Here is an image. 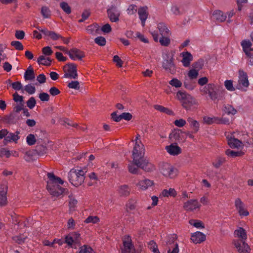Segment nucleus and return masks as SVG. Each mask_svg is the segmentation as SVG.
<instances>
[{
    "label": "nucleus",
    "instance_id": "22",
    "mask_svg": "<svg viewBox=\"0 0 253 253\" xmlns=\"http://www.w3.org/2000/svg\"><path fill=\"white\" fill-rule=\"evenodd\" d=\"M235 205L240 215L247 216L249 212L245 209L244 203L240 199H237L235 202Z\"/></svg>",
    "mask_w": 253,
    "mask_h": 253
},
{
    "label": "nucleus",
    "instance_id": "4",
    "mask_svg": "<svg viewBox=\"0 0 253 253\" xmlns=\"http://www.w3.org/2000/svg\"><path fill=\"white\" fill-rule=\"evenodd\" d=\"M85 173L82 169H72L68 173L69 180L76 187L81 185L84 180Z\"/></svg>",
    "mask_w": 253,
    "mask_h": 253
},
{
    "label": "nucleus",
    "instance_id": "20",
    "mask_svg": "<svg viewBox=\"0 0 253 253\" xmlns=\"http://www.w3.org/2000/svg\"><path fill=\"white\" fill-rule=\"evenodd\" d=\"M234 245L240 253H250V249L244 241H235Z\"/></svg>",
    "mask_w": 253,
    "mask_h": 253
},
{
    "label": "nucleus",
    "instance_id": "10",
    "mask_svg": "<svg viewBox=\"0 0 253 253\" xmlns=\"http://www.w3.org/2000/svg\"><path fill=\"white\" fill-rule=\"evenodd\" d=\"M250 83L248 76L246 72L243 70L238 71V79L237 88L243 91H246L249 86Z\"/></svg>",
    "mask_w": 253,
    "mask_h": 253
},
{
    "label": "nucleus",
    "instance_id": "29",
    "mask_svg": "<svg viewBox=\"0 0 253 253\" xmlns=\"http://www.w3.org/2000/svg\"><path fill=\"white\" fill-rule=\"evenodd\" d=\"M177 195V192L174 188L165 189L160 193V198L172 197H175Z\"/></svg>",
    "mask_w": 253,
    "mask_h": 253
},
{
    "label": "nucleus",
    "instance_id": "60",
    "mask_svg": "<svg viewBox=\"0 0 253 253\" xmlns=\"http://www.w3.org/2000/svg\"><path fill=\"white\" fill-rule=\"evenodd\" d=\"M36 104V100L33 97H30L27 101V106L30 109H33L35 106Z\"/></svg>",
    "mask_w": 253,
    "mask_h": 253
},
{
    "label": "nucleus",
    "instance_id": "26",
    "mask_svg": "<svg viewBox=\"0 0 253 253\" xmlns=\"http://www.w3.org/2000/svg\"><path fill=\"white\" fill-rule=\"evenodd\" d=\"M154 39L155 41H159L161 44L163 46H168L170 43V36H161V38H159V36L155 32L152 33Z\"/></svg>",
    "mask_w": 253,
    "mask_h": 253
},
{
    "label": "nucleus",
    "instance_id": "31",
    "mask_svg": "<svg viewBox=\"0 0 253 253\" xmlns=\"http://www.w3.org/2000/svg\"><path fill=\"white\" fill-rule=\"evenodd\" d=\"M157 27L161 36L170 35V32L165 23H160Z\"/></svg>",
    "mask_w": 253,
    "mask_h": 253
},
{
    "label": "nucleus",
    "instance_id": "39",
    "mask_svg": "<svg viewBox=\"0 0 253 253\" xmlns=\"http://www.w3.org/2000/svg\"><path fill=\"white\" fill-rule=\"evenodd\" d=\"M176 238L177 236L175 234H171L167 237L166 241V244L168 248H172L173 247H174V244H175L174 242L176 240Z\"/></svg>",
    "mask_w": 253,
    "mask_h": 253
},
{
    "label": "nucleus",
    "instance_id": "43",
    "mask_svg": "<svg viewBox=\"0 0 253 253\" xmlns=\"http://www.w3.org/2000/svg\"><path fill=\"white\" fill-rule=\"evenodd\" d=\"M216 117L205 116L203 117V122L204 124L207 125H212L213 123L216 124Z\"/></svg>",
    "mask_w": 253,
    "mask_h": 253
},
{
    "label": "nucleus",
    "instance_id": "37",
    "mask_svg": "<svg viewBox=\"0 0 253 253\" xmlns=\"http://www.w3.org/2000/svg\"><path fill=\"white\" fill-rule=\"evenodd\" d=\"M86 31L88 34L95 35L99 33L100 29L99 26L96 24L88 26L86 29Z\"/></svg>",
    "mask_w": 253,
    "mask_h": 253
},
{
    "label": "nucleus",
    "instance_id": "30",
    "mask_svg": "<svg viewBox=\"0 0 253 253\" xmlns=\"http://www.w3.org/2000/svg\"><path fill=\"white\" fill-rule=\"evenodd\" d=\"M213 17L219 22H223L227 18V15L223 11L219 10H216L212 13Z\"/></svg>",
    "mask_w": 253,
    "mask_h": 253
},
{
    "label": "nucleus",
    "instance_id": "28",
    "mask_svg": "<svg viewBox=\"0 0 253 253\" xmlns=\"http://www.w3.org/2000/svg\"><path fill=\"white\" fill-rule=\"evenodd\" d=\"M138 13L139 17L141 21L142 26H145V21L148 17V11L146 7H142L138 9Z\"/></svg>",
    "mask_w": 253,
    "mask_h": 253
},
{
    "label": "nucleus",
    "instance_id": "23",
    "mask_svg": "<svg viewBox=\"0 0 253 253\" xmlns=\"http://www.w3.org/2000/svg\"><path fill=\"white\" fill-rule=\"evenodd\" d=\"M206 239V235L203 233L197 231L193 233L191 235V240L194 244H199Z\"/></svg>",
    "mask_w": 253,
    "mask_h": 253
},
{
    "label": "nucleus",
    "instance_id": "11",
    "mask_svg": "<svg viewBox=\"0 0 253 253\" xmlns=\"http://www.w3.org/2000/svg\"><path fill=\"white\" fill-rule=\"evenodd\" d=\"M64 78L76 79L78 77L77 67L74 64H70L64 67Z\"/></svg>",
    "mask_w": 253,
    "mask_h": 253
},
{
    "label": "nucleus",
    "instance_id": "55",
    "mask_svg": "<svg viewBox=\"0 0 253 253\" xmlns=\"http://www.w3.org/2000/svg\"><path fill=\"white\" fill-rule=\"evenodd\" d=\"M94 42L100 46H104L105 45L106 41L104 37L99 36L94 39Z\"/></svg>",
    "mask_w": 253,
    "mask_h": 253
},
{
    "label": "nucleus",
    "instance_id": "41",
    "mask_svg": "<svg viewBox=\"0 0 253 253\" xmlns=\"http://www.w3.org/2000/svg\"><path fill=\"white\" fill-rule=\"evenodd\" d=\"M24 78L25 80H32L35 78L33 69L31 66H29L24 74Z\"/></svg>",
    "mask_w": 253,
    "mask_h": 253
},
{
    "label": "nucleus",
    "instance_id": "13",
    "mask_svg": "<svg viewBox=\"0 0 253 253\" xmlns=\"http://www.w3.org/2000/svg\"><path fill=\"white\" fill-rule=\"evenodd\" d=\"M201 205L196 199H190L183 203V208L185 211L188 212H193L199 210Z\"/></svg>",
    "mask_w": 253,
    "mask_h": 253
},
{
    "label": "nucleus",
    "instance_id": "38",
    "mask_svg": "<svg viewBox=\"0 0 253 253\" xmlns=\"http://www.w3.org/2000/svg\"><path fill=\"white\" fill-rule=\"evenodd\" d=\"M18 134L19 132L18 131H16L15 133H8L6 136L5 137L4 140L6 142H16L19 138Z\"/></svg>",
    "mask_w": 253,
    "mask_h": 253
},
{
    "label": "nucleus",
    "instance_id": "8",
    "mask_svg": "<svg viewBox=\"0 0 253 253\" xmlns=\"http://www.w3.org/2000/svg\"><path fill=\"white\" fill-rule=\"evenodd\" d=\"M216 85L213 83L208 84L200 88V92L203 95L208 94L209 98L212 101L218 100L217 92L215 90Z\"/></svg>",
    "mask_w": 253,
    "mask_h": 253
},
{
    "label": "nucleus",
    "instance_id": "64",
    "mask_svg": "<svg viewBox=\"0 0 253 253\" xmlns=\"http://www.w3.org/2000/svg\"><path fill=\"white\" fill-rule=\"evenodd\" d=\"M137 7L135 5L131 4L129 6L127 9V12L129 15H132L137 11Z\"/></svg>",
    "mask_w": 253,
    "mask_h": 253
},
{
    "label": "nucleus",
    "instance_id": "62",
    "mask_svg": "<svg viewBox=\"0 0 253 253\" xmlns=\"http://www.w3.org/2000/svg\"><path fill=\"white\" fill-rule=\"evenodd\" d=\"M11 45L15 47L17 50H22L23 46L22 43L19 41H12L11 42Z\"/></svg>",
    "mask_w": 253,
    "mask_h": 253
},
{
    "label": "nucleus",
    "instance_id": "5",
    "mask_svg": "<svg viewBox=\"0 0 253 253\" xmlns=\"http://www.w3.org/2000/svg\"><path fill=\"white\" fill-rule=\"evenodd\" d=\"M159 171L165 177L169 179H173L178 174L177 169L171 164L167 162H163L160 164Z\"/></svg>",
    "mask_w": 253,
    "mask_h": 253
},
{
    "label": "nucleus",
    "instance_id": "33",
    "mask_svg": "<svg viewBox=\"0 0 253 253\" xmlns=\"http://www.w3.org/2000/svg\"><path fill=\"white\" fill-rule=\"evenodd\" d=\"M235 236L239 238L240 241H245L247 239V233L245 229L242 227H239L234 232Z\"/></svg>",
    "mask_w": 253,
    "mask_h": 253
},
{
    "label": "nucleus",
    "instance_id": "34",
    "mask_svg": "<svg viewBox=\"0 0 253 253\" xmlns=\"http://www.w3.org/2000/svg\"><path fill=\"white\" fill-rule=\"evenodd\" d=\"M187 120L190 127L193 129L194 131L195 132L198 131L200 128V124L199 122L192 117H188Z\"/></svg>",
    "mask_w": 253,
    "mask_h": 253
},
{
    "label": "nucleus",
    "instance_id": "51",
    "mask_svg": "<svg viewBox=\"0 0 253 253\" xmlns=\"http://www.w3.org/2000/svg\"><path fill=\"white\" fill-rule=\"evenodd\" d=\"M60 7L67 14H70L71 13V8L69 4L65 2L62 1L60 3Z\"/></svg>",
    "mask_w": 253,
    "mask_h": 253
},
{
    "label": "nucleus",
    "instance_id": "7",
    "mask_svg": "<svg viewBox=\"0 0 253 253\" xmlns=\"http://www.w3.org/2000/svg\"><path fill=\"white\" fill-rule=\"evenodd\" d=\"M134 141L135 144L132 151L133 162L138 161V160L142 158L145 154L144 146L141 142L140 135H136Z\"/></svg>",
    "mask_w": 253,
    "mask_h": 253
},
{
    "label": "nucleus",
    "instance_id": "59",
    "mask_svg": "<svg viewBox=\"0 0 253 253\" xmlns=\"http://www.w3.org/2000/svg\"><path fill=\"white\" fill-rule=\"evenodd\" d=\"M174 125L177 127H181L184 126L186 124V122L183 119L175 120L173 122Z\"/></svg>",
    "mask_w": 253,
    "mask_h": 253
},
{
    "label": "nucleus",
    "instance_id": "27",
    "mask_svg": "<svg viewBox=\"0 0 253 253\" xmlns=\"http://www.w3.org/2000/svg\"><path fill=\"white\" fill-rule=\"evenodd\" d=\"M241 45L246 56L249 55L253 51V48H252V43L249 40L242 41Z\"/></svg>",
    "mask_w": 253,
    "mask_h": 253
},
{
    "label": "nucleus",
    "instance_id": "52",
    "mask_svg": "<svg viewBox=\"0 0 253 253\" xmlns=\"http://www.w3.org/2000/svg\"><path fill=\"white\" fill-rule=\"evenodd\" d=\"M226 154L228 156L235 157L241 156L243 154V153L241 151H236L230 149H228L226 151Z\"/></svg>",
    "mask_w": 253,
    "mask_h": 253
},
{
    "label": "nucleus",
    "instance_id": "47",
    "mask_svg": "<svg viewBox=\"0 0 253 253\" xmlns=\"http://www.w3.org/2000/svg\"><path fill=\"white\" fill-rule=\"evenodd\" d=\"M148 247L153 253H160L158 246L154 241L148 243Z\"/></svg>",
    "mask_w": 253,
    "mask_h": 253
},
{
    "label": "nucleus",
    "instance_id": "14",
    "mask_svg": "<svg viewBox=\"0 0 253 253\" xmlns=\"http://www.w3.org/2000/svg\"><path fill=\"white\" fill-rule=\"evenodd\" d=\"M133 162L137 165V167L147 171H152L155 169L154 165L143 157L138 160V161H134Z\"/></svg>",
    "mask_w": 253,
    "mask_h": 253
},
{
    "label": "nucleus",
    "instance_id": "21",
    "mask_svg": "<svg viewBox=\"0 0 253 253\" xmlns=\"http://www.w3.org/2000/svg\"><path fill=\"white\" fill-rule=\"evenodd\" d=\"M180 56L182 58L181 61L183 66L185 67H188L193 59L192 54L188 51H184L180 54Z\"/></svg>",
    "mask_w": 253,
    "mask_h": 253
},
{
    "label": "nucleus",
    "instance_id": "40",
    "mask_svg": "<svg viewBox=\"0 0 253 253\" xmlns=\"http://www.w3.org/2000/svg\"><path fill=\"white\" fill-rule=\"evenodd\" d=\"M37 62L40 65L49 66L51 64V60L49 57L41 55L38 58Z\"/></svg>",
    "mask_w": 253,
    "mask_h": 253
},
{
    "label": "nucleus",
    "instance_id": "25",
    "mask_svg": "<svg viewBox=\"0 0 253 253\" xmlns=\"http://www.w3.org/2000/svg\"><path fill=\"white\" fill-rule=\"evenodd\" d=\"M39 31L43 34L45 36L49 37L51 39L56 41L62 38V36L53 32L47 30L46 29H41L40 27H36Z\"/></svg>",
    "mask_w": 253,
    "mask_h": 253
},
{
    "label": "nucleus",
    "instance_id": "63",
    "mask_svg": "<svg viewBox=\"0 0 253 253\" xmlns=\"http://www.w3.org/2000/svg\"><path fill=\"white\" fill-rule=\"evenodd\" d=\"M68 86L70 88L79 89L80 88V84L78 81H72L68 84Z\"/></svg>",
    "mask_w": 253,
    "mask_h": 253
},
{
    "label": "nucleus",
    "instance_id": "19",
    "mask_svg": "<svg viewBox=\"0 0 253 253\" xmlns=\"http://www.w3.org/2000/svg\"><path fill=\"white\" fill-rule=\"evenodd\" d=\"M183 132L181 130L176 128L174 129L169 135V138L171 141L180 142L183 140Z\"/></svg>",
    "mask_w": 253,
    "mask_h": 253
},
{
    "label": "nucleus",
    "instance_id": "18",
    "mask_svg": "<svg viewBox=\"0 0 253 253\" xmlns=\"http://www.w3.org/2000/svg\"><path fill=\"white\" fill-rule=\"evenodd\" d=\"M167 152L170 155L177 156L181 153V149L176 143H173L165 148Z\"/></svg>",
    "mask_w": 253,
    "mask_h": 253
},
{
    "label": "nucleus",
    "instance_id": "57",
    "mask_svg": "<svg viewBox=\"0 0 253 253\" xmlns=\"http://www.w3.org/2000/svg\"><path fill=\"white\" fill-rule=\"evenodd\" d=\"M26 141L28 145H32L35 143L36 139L34 135L30 134L27 136Z\"/></svg>",
    "mask_w": 253,
    "mask_h": 253
},
{
    "label": "nucleus",
    "instance_id": "56",
    "mask_svg": "<svg viewBox=\"0 0 253 253\" xmlns=\"http://www.w3.org/2000/svg\"><path fill=\"white\" fill-rule=\"evenodd\" d=\"M24 89L26 92H27L30 94H34L36 91L35 87L31 84H28L25 85Z\"/></svg>",
    "mask_w": 253,
    "mask_h": 253
},
{
    "label": "nucleus",
    "instance_id": "2",
    "mask_svg": "<svg viewBox=\"0 0 253 253\" xmlns=\"http://www.w3.org/2000/svg\"><path fill=\"white\" fill-rule=\"evenodd\" d=\"M176 98L180 102L182 107L187 111L193 110L197 108L199 105L197 99L184 91H178L176 94Z\"/></svg>",
    "mask_w": 253,
    "mask_h": 253
},
{
    "label": "nucleus",
    "instance_id": "49",
    "mask_svg": "<svg viewBox=\"0 0 253 253\" xmlns=\"http://www.w3.org/2000/svg\"><path fill=\"white\" fill-rule=\"evenodd\" d=\"M216 124L229 125L231 124V121L227 117H217Z\"/></svg>",
    "mask_w": 253,
    "mask_h": 253
},
{
    "label": "nucleus",
    "instance_id": "1",
    "mask_svg": "<svg viewBox=\"0 0 253 253\" xmlns=\"http://www.w3.org/2000/svg\"><path fill=\"white\" fill-rule=\"evenodd\" d=\"M47 176L48 179L47 181V189L50 194L58 197L63 193L65 189L61 187V185L64 183V181L52 173L48 172Z\"/></svg>",
    "mask_w": 253,
    "mask_h": 253
},
{
    "label": "nucleus",
    "instance_id": "32",
    "mask_svg": "<svg viewBox=\"0 0 253 253\" xmlns=\"http://www.w3.org/2000/svg\"><path fill=\"white\" fill-rule=\"evenodd\" d=\"M223 113L225 114L230 115H235L237 113V110L230 104H225L223 106L222 109Z\"/></svg>",
    "mask_w": 253,
    "mask_h": 253
},
{
    "label": "nucleus",
    "instance_id": "17",
    "mask_svg": "<svg viewBox=\"0 0 253 253\" xmlns=\"http://www.w3.org/2000/svg\"><path fill=\"white\" fill-rule=\"evenodd\" d=\"M80 237V235L78 233H71L66 236L65 242L69 246H72L79 243Z\"/></svg>",
    "mask_w": 253,
    "mask_h": 253
},
{
    "label": "nucleus",
    "instance_id": "15",
    "mask_svg": "<svg viewBox=\"0 0 253 253\" xmlns=\"http://www.w3.org/2000/svg\"><path fill=\"white\" fill-rule=\"evenodd\" d=\"M107 13L112 22H117L119 20L120 12L117 5H111L107 10Z\"/></svg>",
    "mask_w": 253,
    "mask_h": 253
},
{
    "label": "nucleus",
    "instance_id": "24",
    "mask_svg": "<svg viewBox=\"0 0 253 253\" xmlns=\"http://www.w3.org/2000/svg\"><path fill=\"white\" fill-rule=\"evenodd\" d=\"M122 251V253H134L135 250L130 238H127L124 241V247Z\"/></svg>",
    "mask_w": 253,
    "mask_h": 253
},
{
    "label": "nucleus",
    "instance_id": "3",
    "mask_svg": "<svg viewBox=\"0 0 253 253\" xmlns=\"http://www.w3.org/2000/svg\"><path fill=\"white\" fill-rule=\"evenodd\" d=\"M225 135L229 146L233 148H239L242 146L244 143H249L248 136L247 134H243L238 132H226Z\"/></svg>",
    "mask_w": 253,
    "mask_h": 253
},
{
    "label": "nucleus",
    "instance_id": "45",
    "mask_svg": "<svg viewBox=\"0 0 253 253\" xmlns=\"http://www.w3.org/2000/svg\"><path fill=\"white\" fill-rule=\"evenodd\" d=\"M199 75V70L195 69H191L187 73V76L190 80H195Z\"/></svg>",
    "mask_w": 253,
    "mask_h": 253
},
{
    "label": "nucleus",
    "instance_id": "35",
    "mask_svg": "<svg viewBox=\"0 0 253 253\" xmlns=\"http://www.w3.org/2000/svg\"><path fill=\"white\" fill-rule=\"evenodd\" d=\"M7 189L5 187L1 188L0 191V206H4L7 204Z\"/></svg>",
    "mask_w": 253,
    "mask_h": 253
},
{
    "label": "nucleus",
    "instance_id": "54",
    "mask_svg": "<svg viewBox=\"0 0 253 253\" xmlns=\"http://www.w3.org/2000/svg\"><path fill=\"white\" fill-rule=\"evenodd\" d=\"M128 170L130 172L133 174L137 173L138 170V168L139 167H137V165H136L135 163L134 164L130 163L128 164Z\"/></svg>",
    "mask_w": 253,
    "mask_h": 253
},
{
    "label": "nucleus",
    "instance_id": "44",
    "mask_svg": "<svg viewBox=\"0 0 253 253\" xmlns=\"http://www.w3.org/2000/svg\"><path fill=\"white\" fill-rule=\"evenodd\" d=\"M41 12L44 18H49L51 16V11L49 8L46 6H43L41 8Z\"/></svg>",
    "mask_w": 253,
    "mask_h": 253
},
{
    "label": "nucleus",
    "instance_id": "16",
    "mask_svg": "<svg viewBox=\"0 0 253 253\" xmlns=\"http://www.w3.org/2000/svg\"><path fill=\"white\" fill-rule=\"evenodd\" d=\"M68 55L73 60H81L85 56L84 51L76 48L70 49L68 52Z\"/></svg>",
    "mask_w": 253,
    "mask_h": 253
},
{
    "label": "nucleus",
    "instance_id": "36",
    "mask_svg": "<svg viewBox=\"0 0 253 253\" xmlns=\"http://www.w3.org/2000/svg\"><path fill=\"white\" fill-rule=\"evenodd\" d=\"M130 191V189L127 185H122L119 186L118 192L119 194L122 196H128Z\"/></svg>",
    "mask_w": 253,
    "mask_h": 253
},
{
    "label": "nucleus",
    "instance_id": "6",
    "mask_svg": "<svg viewBox=\"0 0 253 253\" xmlns=\"http://www.w3.org/2000/svg\"><path fill=\"white\" fill-rule=\"evenodd\" d=\"M174 52L172 51H165L163 53V59L162 66L166 70L170 73L174 72L175 70V65L174 63Z\"/></svg>",
    "mask_w": 253,
    "mask_h": 253
},
{
    "label": "nucleus",
    "instance_id": "46",
    "mask_svg": "<svg viewBox=\"0 0 253 253\" xmlns=\"http://www.w3.org/2000/svg\"><path fill=\"white\" fill-rule=\"evenodd\" d=\"M100 221L99 218L97 216L90 215L87 217L84 220V223L88 224H96Z\"/></svg>",
    "mask_w": 253,
    "mask_h": 253
},
{
    "label": "nucleus",
    "instance_id": "12",
    "mask_svg": "<svg viewBox=\"0 0 253 253\" xmlns=\"http://www.w3.org/2000/svg\"><path fill=\"white\" fill-rule=\"evenodd\" d=\"M138 189L140 191H145L154 186V182L148 178H144L139 180L135 184Z\"/></svg>",
    "mask_w": 253,
    "mask_h": 253
},
{
    "label": "nucleus",
    "instance_id": "42",
    "mask_svg": "<svg viewBox=\"0 0 253 253\" xmlns=\"http://www.w3.org/2000/svg\"><path fill=\"white\" fill-rule=\"evenodd\" d=\"M189 223L198 229H203L205 228L204 223L200 220L196 219H191L189 221Z\"/></svg>",
    "mask_w": 253,
    "mask_h": 253
},
{
    "label": "nucleus",
    "instance_id": "9",
    "mask_svg": "<svg viewBox=\"0 0 253 253\" xmlns=\"http://www.w3.org/2000/svg\"><path fill=\"white\" fill-rule=\"evenodd\" d=\"M216 85L213 83L208 84L200 88V92L203 95L208 94L209 98L212 101L218 100L217 92L215 90Z\"/></svg>",
    "mask_w": 253,
    "mask_h": 253
},
{
    "label": "nucleus",
    "instance_id": "58",
    "mask_svg": "<svg viewBox=\"0 0 253 253\" xmlns=\"http://www.w3.org/2000/svg\"><path fill=\"white\" fill-rule=\"evenodd\" d=\"M11 155V152L7 150L5 148H1L0 149V157H5L6 158H9Z\"/></svg>",
    "mask_w": 253,
    "mask_h": 253
},
{
    "label": "nucleus",
    "instance_id": "50",
    "mask_svg": "<svg viewBox=\"0 0 253 253\" xmlns=\"http://www.w3.org/2000/svg\"><path fill=\"white\" fill-rule=\"evenodd\" d=\"M169 84L175 88H180L182 86V82L177 78H173L169 82Z\"/></svg>",
    "mask_w": 253,
    "mask_h": 253
},
{
    "label": "nucleus",
    "instance_id": "61",
    "mask_svg": "<svg viewBox=\"0 0 253 253\" xmlns=\"http://www.w3.org/2000/svg\"><path fill=\"white\" fill-rule=\"evenodd\" d=\"M77 204V201L73 198H70L69 201V208L71 211L75 210V208Z\"/></svg>",
    "mask_w": 253,
    "mask_h": 253
},
{
    "label": "nucleus",
    "instance_id": "48",
    "mask_svg": "<svg viewBox=\"0 0 253 253\" xmlns=\"http://www.w3.org/2000/svg\"><path fill=\"white\" fill-rule=\"evenodd\" d=\"M224 86L226 89L229 91L235 90V87L233 85V81L231 80H226L224 81Z\"/></svg>",
    "mask_w": 253,
    "mask_h": 253
},
{
    "label": "nucleus",
    "instance_id": "53",
    "mask_svg": "<svg viewBox=\"0 0 253 253\" xmlns=\"http://www.w3.org/2000/svg\"><path fill=\"white\" fill-rule=\"evenodd\" d=\"M78 253H95L92 249L86 245L81 247Z\"/></svg>",
    "mask_w": 253,
    "mask_h": 253
}]
</instances>
